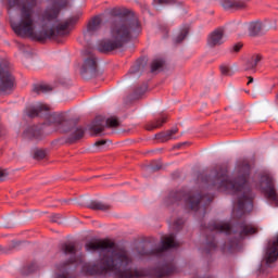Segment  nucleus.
Wrapping results in <instances>:
<instances>
[{
  "label": "nucleus",
  "mask_w": 278,
  "mask_h": 278,
  "mask_svg": "<svg viewBox=\"0 0 278 278\" xmlns=\"http://www.w3.org/2000/svg\"><path fill=\"white\" fill-rule=\"evenodd\" d=\"M27 3L29 7L22 9V20H11L10 22L11 28L20 38H31L38 42L55 40L58 36H68L73 27L77 25V21H79V15H73L53 27V22L60 16V11L62 10L58 7V3H54L41 14L42 29L36 33V0H28Z\"/></svg>",
  "instance_id": "nucleus-1"
},
{
  "label": "nucleus",
  "mask_w": 278,
  "mask_h": 278,
  "mask_svg": "<svg viewBox=\"0 0 278 278\" xmlns=\"http://www.w3.org/2000/svg\"><path fill=\"white\" fill-rule=\"evenodd\" d=\"M86 251H100L98 264L86 263L83 265L85 275H108L114 273L119 278L144 277V273L131 270L134 258L125 249L114 250V242L110 240L90 241L85 245Z\"/></svg>",
  "instance_id": "nucleus-2"
},
{
  "label": "nucleus",
  "mask_w": 278,
  "mask_h": 278,
  "mask_svg": "<svg viewBox=\"0 0 278 278\" xmlns=\"http://www.w3.org/2000/svg\"><path fill=\"white\" fill-rule=\"evenodd\" d=\"M104 13L114 20L110 22V39L98 41L97 51L100 53H112L116 49H123L134 36H138L142 31L140 21L134 15V11L126 7L109 8L104 10Z\"/></svg>",
  "instance_id": "nucleus-3"
},
{
  "label": "nucleus",
  "mask_w": 278,
  "mask_h": 278,
  "mask_svg": "<svg viewBox=\"0 0 278 278\" xmlns=\"http://www.w3.org/2000/svg\"><path fill=\"white\" fill-rule=\"evenodd\" d=\"M235 179H229L227 172L219 170L213 178L207 180L211 188L215 190H222L223 192H239L240 195L235 205V210L240 214H245V212H251L253 210V191H251V164L249 161H239L235 167Z\"/></svg>",
  "instance_id": "nucleus-4"
},
{
  "label": "nucleus",
  "mask_w": 278,
  "mask_h": 278,
  "mask_svg": "<svg viewBox=\"0 0 278 278\" xmlns=\"http://www.w3.org/2000/svg\"><path fill=\"white\" fill-rule=\"evenodd\" d=\"M211 231H218V233L231 235L233 233L236 240H244V238L249 236H253V233H257V227L252 224H248L247 222L237 223L231 227L229 223H213L208 226Z\"/></svg>",
  "instance_id": "nucleus-5"
},
{
  "label": "nucleus",
  "mask_w": 278,
  "mask_h": 278,
  "mask_svg": "<svg viewBox=\"0 0 278 278\" xmlns=\"http://www.w3.org/2000/svg\"><path fill=\"white\" fill-rule=\"evenodd\" d=\"M181 198L185 199V202L194 212L199 211V205L203 203L204 205H208L212 203V197L210 195H201V193H185L184 191H172L169 193V201L172 203H177V201H181Z\"/></svg>",
  "instance_id": "nucleus-6"
},
{
  "label": "nucleus",
  "mask_w": 278,
  "mask_h": 278,
  "mask_svg": "<svg viewBox=\"0 0 278 278\" xmlns=\"http://www.w3.org/2000/svg\"><path fill=\"white\" fill-rule=\"evenodd\" d=\"M258 186L267 195V199L278 207V195L277 190L275 189V175L271 174L268 169H263L258 172L257 175Z\"/></svg>",
  "instance_id": "nucleus-7"
},
{
  "label": "nucleus",
  "mask_w": 278,
  "mask_h": 278,
  "mask_svg": "<svg viewBox=\"0 0 278 278\" xmlns=\"http://www.w3.org/2000/svg\"><path fill=\"white\" fill-rule=\"evenodd\" d=\"M61 251H62V253H64V255H70L71 260L67 263L59 265V267H58L59 274L56 275L55 278H75L71 275V273H68V270H70L68 264L77 263V258H76L77 248L75 247V243H73V242L63 243L61 245Z\"/></svg>",
  "instance_id": "nucleus-8"
},
{
  "label": "nucleus",
  "mask_w": 278,
  "mask_h": 278,
  "mask_svg": "<svg viewBox=\"0 0 278 278\" xmlns=\"http://www.w3.org/2000/svg\"><path fill=\"white\" fill-rule=\"evenodd\" d=\"M16 86V79L10 72V63H0V94H10Z\"/></svg>",
  "instance_id": "nucleus-9"
},
{
  "label": "nucleus",
  "mask_w": 278,
  "mask_h": 278,
  "mask_svg": "<svg viewBox=\"0 0 278 278\" xmlns=\"http://www.w3.org/2000/svg\"><path fill=\"white\" fill-rule=\"evenodd\" d=\"M105 127H109V129H116L121 127V122L118 121V117L111 116L105 119L103 115H98L92 121L89 129L90 131H92L93 136H99L100 134H103V131H105Z\"/></svg>",
  "instance_id": "nucleus-10"
},
{
  "label": "nucleus",
  "mask_w": 278,
  "mask_h": 278,
  "mask_svg": "<svg viewBox=\"0 0 278 278\" xmlns=\"http://www.w3.org/2000/svg\"><path fill=\"white\" fill-rule=\"evenodd\" d=\"M47 121L49 125H55L58 131H61V134H68L71 131V121L66 118L65 113H52L50 115H47Z\"/></svg>",
  "instance_id": "nucleus-11"
},
{
  "label": "nucleus",
  "mask_w": 278,
  "mask_h": 278,
  "mask_svg": "<svg viewBox=\"0 0 278 278\" xmlns=\"http://www.w3.org/2000/svg\"><path fill=\"white\" fill-rule=\"evenodd\" d=\"M80 74L84 79H92V77H97V75H99L97 56L91 55L84 61Z\"/></svg>",
  "instance_id": "nucleus-12"
},
{
  "label": "nucleus",
  "mask_w": 278,
  "mask_h": 278,
  "mask_svg": "<svg viewBox=\"0 0 278 278\" xmlns=\"http://www.w3.org/2000/svg\"><path fill=\"white\" fill-rule=\"evenodd\" d=\"M175 247H179V243L175 241V235H169L163 239L161 248L152 251H141L139 252V255H162L164 251H168V249H175Z\"/></svg>",
  "instance_id": "nucleus-13"
},
{
  "label": "nucleus",
  "mask_w": 278,
  "mask_h": 278,
  "mask_svg": "<svg viewBox=\"0 0 278 278\" xmlns=\"http://www.w3.org/2000/svg\"><path fill=\"white\" fill-rule=\"evenodd\" d=\"M206 45L210 49H216L225 45V28L218 27L211 31L206 39Z\"/></svg>",
  "instance_id": "nucleus-14"
},
{
  "label": "nucleus",
  "mask_w": 278,
  "mask_h": 278,
  "mask_svg": "<svg viewBox=\"0 0 278 278\" xmlns=\"http://www.w3.org/2000/svg\"><path fill=\"white\" fill-rule=\"evenodd\" d=\"M264 260L267 266H270V264L278 260V235L268 241Z\"/></svg>",
  "instance_id": "nucleus-15"
},
{
  "label": "nucleus",
  "mask_w": 278,
  "mask_h": 278,
  "mask_svg": "<svg viewBox=\"0 0 278 278\" xmlns=\"http://www.w3.org/2000/svg\"><path fill=\"white\" fill-rule=\"evenodd\" d=\"M219 5H222L224 10H233L235 12L249 8V4L244 0H219Z\"/></svg>",
  "instance_id": "nucleus-16"
},
{
  "label": "nucleus",
  "mask_w": 278,
  "mask_h": 278,
  "mask_svg": "<svg viewBox=\"0 0 278 278\" xmlns=\"http://www.w3.org/2000/svg\"><path fill=\"white\" fill-rule=\"evenodd\" d=\"M101 25H103V16L96 15L87 23V29L85 36H94V34L101 30Z\"/></svg>",
  "instance_id": "nucleus-17"
},
{
  "label": "nucleus",
  "mask_w": 278,
  "mask_h": 278,
  "mask_svg": "<svg viewBox=\"0 0 278 278\" xmlns=\"http://www.w3.org/2000/svg\"><path fill=\"white\" fill-rule=\"evenodd\" d=\"M28 1L29 0H7V8L8 10H14V8H18V21H21L23 16V8H29ZM36 8H38V0H36Z\"/></svg>",
  "instance_id": "nucleus-18"
},
{
  "label": "nucleus",
  "mask_w": 278,
  "mask_h": 278,
  "mask_svg": "<svg viewBox=\"0 0 278 278\" xmlns=\"http://www.w3.org/2000/svg\"><path fill=\"white\" fill-rule=\"evenodd\" d=\"M24 140H42V130L38 126H29L23 132Z\"/></svg>",
  "instance_id": "nucleus-19"
},
{
  "label": "nucleus",
  "mask_w": 278,
  "mask_h": 278,
  "mask_svg": "<svg viewBox=\"0 0 278 278\" xmlns=\"http://www.w3.org/2000/svg\"><path fill=\"white\" fill-rule=\"evenodd\" d=\"M50 108L47 104H38L28 109L27 116L29 118H36V116H42V112H49Z\"/></svg>",
  "instance_id": "nucleus-20"
},
{
  "label": "nucleus",
  "mask_w": 278,
  "mask_h": 278,
  "mask_svg": "<svg viewBox=\"0 0 278 278\" xmlns=\"http://www.w3.org/2000/svg\"><path fill=\"white\" fill-rule=\"evenodd\" d=\"M264 34V23L256 21L251 22L249 25V35L255 38V36H262Z\"/></svg>",
  "instance_id": "nucleus-21"
},
{
  "label": "nucleus",
  "mask_w": 278,
  "mask_h": 278,
  "mask_svg": "<svg viewBox=\"0 0 278 278\" xmlns=\"http://www.w3.org/2000/svg\"><path fill=\"white\" fill-rule=\"evenodd\" d=\"M168 121V115H161V117L150 122L146 125L147 131H153L154 129H160Z\"/></svg>",
  "instance_id": "nucleus-22"
},
{
  "label": "nucleus",
  "mask_w": 278,
  "mask_h": 278,
  "mask_svg": "<svg viewBox=\"0 0 278 278\" xmlns=\"http://www.w3.org/2000/svg\"><path fill=\"white\" fill-rule=\"evenodd\" d=\"M178 132H179L178 128H173L167 131L156 134L155 139L159 140L160 142H168V140H173L175 134H178Z\"/></svg>",
  "instance_id": "nucleus-23"
},
{
  "label": "nucleus",
  "mask_w": 278,
  "mask_h": 278,
  "mask_svg": "<svg viewBox=\"0 0 278 278\" xmlns=\"http://www.w3.org/2000/svg\"><path fill=\"white\" fill-rule=\"evenodd\" d=\"M261 60H263L262 54H253L244 65V71H255L257 65L260 64Z\"/></svg>",
  "instance_id": "nucleus-24"
},
{
  "label": "nucleus",
  "mask_w": 278,
  "mask_h": 278,
  "mask_svg": "<svg viewBox=\"0 0 278 278\" xmlns=\"http://www.w3.org/2000/svg\"><path fill=\"white\" fill-rule=\"evenodd\" d=\"M166 66V59L162 56H156L151 63V73H156V71H162Z\"/></svg>",
  "instance_id": "nucleus-25"
},
{
  "label": "nucleus",
  "mask_w": 278,
  "mask_h": 278,
  "mask_svg": "<svg viewBox=\"0 0 278 278\" xmlns=\"http://www.w3.org/2000/svg\"><path fill=\"white\" fill-rule=\"evenodd\" d=\"M89 210L100 211V212H109L112 210V205L105 204L99 201H92L90 204L87 205Z\"/></svg>",
  "instance_id": "nucleus-26"
},
{
  "label": "nucleus",
  "mask_w": 278,
  "mask_h": 278,
  "mask_svg": "<svg viewBox=\"0 0 278 278\" xmlns=\"http://www.w3.org/2000/svg\"><path fill=\"white\" fill-rule=\"evenodd\" d=\"M173 273H175V265L167 263L157 270V277H167V275H173Z\"/></svg>",
  "instance_id": "nucleus-27"
},
{
  "label": "nucleus",
  "mask_w": 278,
  "mask_h": 278,
  "mask_svg": "<svg viewBox=\"0 0 278 278\" xmlns=\"http://www.w3.org/2000/svg\"><path fill=\"white\" fill-rule=\"evenodd\" d=\"M84 128L78 127L73 131L72 136L67 138V141L71 143L77 142V140H81V138H84Z\"/></svg>",
  "instance_id": "nucleus-28"
},
{
  "label": "nucleus",
  "mask_w": 278,
  "mask_h": 278,
  "mask_svg": "<svg viewBox=\"0 0 278 278\" xmlns=\"http://www.w3.org/2000/svg\"><path fill=\"white\" fill-rule=\"evenodd\" d=\"M51 90H53V88L45 84L34 85L33 88V92H36V94H45V92H51Z\"/></svg>",
  "instance_id": "nucleus-29"
},
{
  "label": "nucleus",
  "mask_w": 278,
  "mask_h": 278,
  "mask_svg": "<svg viewBox=\"0 0 278 278\" xmlns=\"http://www.w3.org/2000/svg\"><path fill=\"white\" fill-rule=\"evenodd\" d=\"M217 243L213 236L206 237V253H210V251H214L216 249Z\"/></svg>",
  "instance_id": "nucleus-30"
},
{
  "label": "nucleus",
  "mask_w": 278,
  "mask_h": 278,
  "mask_svg": "<svg viewBox=\"0 0 278 278\" xmlns=\"http://www.w3.org/2000/svg\"><path fill=\"white\" fill-rule=\"evenodd\" d=\"M188 36V28H184L179 35L174 39V42L176 45H180V42H184L186 40V37Z\"/></svg>",
  "instance_id": "nucleus-31"
},
{
  "label": "nucleus",
  "mask_w": 278,
  "mask_h": 278,
  "mask_svg": "<svg viewBox=\"0 0 278 278\" xmlns=\"http://www.w3.org/2000/svg\"><path fill=\"white\" fill-rule=\"evenodd\" d=\"M45 157H47L46 150L36 149L34 151V160H45Z\"/></svg>",
  "instance_id": "nucleus-32"
},
{
  "label": "nucleus",
  "mask_w": 278,
  "mask_h": 278,
  "mask_svg": "<svg viewBox=\"0 0 278 278\" xmlns=\"http://www.w3.org/2000/svg\"><path fill=\"white\" fill-rule=\"evenodd\" d=\"M219 71L222 75H225L226 77L233 75V73L231 72V68L227 65H220Z\"/></svg>",
  "instance_id": "nucleus-33"
},
{
  "label": "nucleus",
  "mask_w": 278,
  "mask_h": 278,
  "mask_svg": "<svg viewBox=\"0 0 278 278\" xmlns=\"http://www.w3.org/2000/svg\"><path fill=\"white\" fill-rule=\"evenodd\" d=\"M242 47H243L242 42H238L231 47L230 51L231 53H239Z\"/></svg>",
  "instance_id": "nucleus-34"
},
{
  "label": "nucleus",
  "mask_w": 278,
  "mask_h": 278,
  "mask_svg": "<svg viewBox=\"0 0 278 278\" xmlns=\"http://www.w3.org/2000/svg\"><path fill=\"white\" fill-rule=\"evenodd\" d=\"M142 71V65H135L130 68V75H136V73H140Z\"/></svg>",
  "instance_id": "nucleus-35"
},
{
  "label": "nucleus",
  "mask_w": 278,
  "mask_h": 278,
  "mask_svg": "<svg viewBox=\"0 0 278 278\" xmlns=\"http://www.w3.org/2000/svg\"><path fill=\"white\" fill-rule=\"evenodd\" d=\"M8 170L5 169H0V181H5L8 179Z\"/></svg>",
  "instance_id": "nucleus-36"
},
{
  "label": "nucleus",
  "mask_w": 278,
  "mask_h": 278,
  "mask_svg": "<svg viewBox=\"0 0 278 278\" xmlns=\"http://www.w3.org/2000/svg\"><path fill=\"white\" fill-rule=\"evenodd\" d=\"M50 220L52 222V223H60V220H61V216L60 215H52L51 217H50Z\"/></svg>",
  "instance_id": "nucleus-37"
},
{
  "label": "nucleus",
  "mask_w": 278,
  "mask_h": 278,
  "mask_svg": "<svg viewBox=\"0 0 278 278\" xmlns=\"http://www.w3.org/2000/svg\"><path fill=\"white\" fill-rule=\"evenodd\" d=\"M154 3L159 5H165L166 3H170V0H154Z\"/></svg>",
  "instance_id": "nucleus-38"
},
{
  "label": "nucleus",
  "mask_w": 278,
  "mask_h": 278,
  "mask_svg": "<svg viewBox=\"0 0 278 278\" xmlns=\"http://www.w3.org/2000/svg\"><path fill=\"white\" fill-rule=\"evenodd\" d=\"M160 168H162V165L159 166H148L147 169L151 170L152 173H155V170H160Z\"/></svg>",
  "instance_id": "nucleus-39"
},
{
  "label": "nucleus",
  "mask_w": 278,
  "mask_h": 278,
  "mask_svg": "<svg viewBox=\"0 0 278 278\" xmlns=\"http://www.w3.org/2000/svg\"><path fill=\"white\" fill-rule=\"evenodd\" d=\"M106 143L108 141L105 140H99V141H96L94 147H103V144H106Z\"/></svg>",
  "instance_id": "nucleus-40"
},
{
  "label": "nucleus",
  "mask_w": 278,
  "mask_h": 278,
  "mask_svg": "<svg viewBox=\"0 0 278 278\" xmlns=\"http://www.w3.org/2000/svg\"><path fill=\"white\" fill-rule=\"evenodd\" d=\"M21 244V241H14L12 247L9 248V251H12V249H16Z\"/></svg>",
  "instance_id": "nucleus-41"
},
{
  "label": "nucleus",
  "mask_w": 278,
  "mask_h": 278,
  "mask_svg": "<svg viewBox=\"0 0 278 278\" xmlns=\"http://www.w3.org/2000/svg\"><path fill=\"white\" fill-rule=\"evenodd\" d=\"M175 227H181L184 225V219H178L174 223Z\"/></svg>",
  "instance_id": "nucleus-42"
},
{
  "label": "nucleus",
  "mask_w": 278,
  "mask_h": 278,
  "mask_svg": "<svg viewBox=\"0 0 278 278\" xmlns=\"http://www.w3.org/2000/svg\"><path fill=\"white\" fill-rule=\"evenodd\" d=\"M248 79H249V81H248V86H249V84H253V77H248Z\"/></svg>",
  "instance_id": "nucleus-43"
},
{
  "label": "nucleus",
  "mask_w": 278,
  "mask_h": 278,
  "mask_svg": "<svg viewBox=\"0 0 278 278\" xmlns=\"http://www.w3.org/2000/svg\"><path fill=\"white\" fill-rule=\"evenodd\" d=\"M182 144H184V143H179L178 146H176V148H177V149H180Z\"/></svg>",
  "instance_id": "nucleus-44"
},
{
  "label": "nucleus",
  "mask_w": 278,
  "mask_h": 278,
  "mask_svg": "<svg viewBox=\"0 0 278 278\" xmlns=\"http://www.w3.org/2000/svg\"><path fill=\"white\" fill-rule=\"evenodd\" d=\"M136 94H140V91L136 90Z\"/></svg>",
  "instance_id": "nucleus-45"
},
{
  "label": "nucleus",
  "mask_w": 278,
  "mask_h": 278,
  "mask_svg": "<svg viewBox=\"0 0 278 278\" xmlns=\"http://www.w3.org/2000/svg\"><path fill=\"white\" fill-rule=\"evenodd\" d=\"M63 8H66V2L63 4Z\"/></svg>",
  "instance_id": "nucleus-46"
},
{
  "label": "nucleus",
  "mask_w": 278,
  "mask_h": 278,
  "mask_svg": "<svg viewBox=\"0 0 278 278\" xmlns=\"http://www.w3.org/2000/svg\"><path fill=\"white\" fill-rule=\"evenodd\" d=\"M243 1H245V2H247V1H251V0H243Z\"/></svg>",
  "instance_id": "nucleus-47"
}]
</instances>
